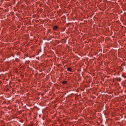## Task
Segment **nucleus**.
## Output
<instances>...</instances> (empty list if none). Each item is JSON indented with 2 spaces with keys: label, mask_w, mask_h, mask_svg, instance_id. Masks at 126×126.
<instances>
[{
  "label": "nucleus",
  "mask_w": 126,
  "mask_h": 126,
  "mask_svg": "<svg viewBox=\"0 0 126 126\" xmlns=\"http://www.w3.org/2000/svg\"><path fill=\"white\" fill-rule=\"evenodd\" d=\"M67 81H63V84H65L66 83Z\"/></svg>",
  "instance_id": "7ed1b4c3"
},
{
  "label": "nucleus",
  "mask_w": 126,
  "mask_h": 126,
  "mask_svg": "<svg viewBox=\"0 0 126 126\" xmlns=\"http://www.w3.org/2000/svg\"><path fill=\"white\" fill-rule=\"evenodd\" d=\"M67 70L69 71H71V68L70 67L68 68L67 69Z\"/></svg>",
  "instance_id": "f03ea898"
},
{
  "label": "nucleus",
  "mask_w": 126,
  "mask_h": 126,
  "mask_svg": "<svg viewBox=\"0 0 126 126\" xmlns=\"http://www.w3.org/2000/svg\"><path fill=\"white\" fill-rule=\"evenodd\" d=\"M58 28V27L57 26H55L53 27V29L54 30H55L57 28Z\"/></svg>",
  "instance_id": "f257e3e1"
}]
</instances>
